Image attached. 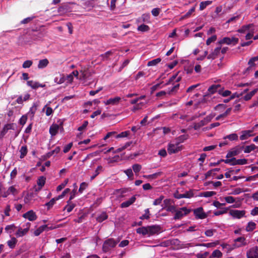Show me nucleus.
Masks as SVG:
<instances>
[{
	"label": "nucleus",
	"instance_id": "1",
	"mask_svg": "<svg viewBox=\"0 0 258 258\" xmlns=\"http://www.w3.org/2000/svg\"><path fill=\"white\" fill-rule=\"evenodd\" d=\"M120 239L117 238L114 239L112 238L105 240L102 245V250L104 252L109 251L112 248L115 247L116 244L119 242Z\"/></svg>",
	"mask_w": 258,
	"mask_h": 258
},
{
	"label": "nucleus",
	"instance_id": "2",
	"mask_svg": "<svg viewBox=\"0 0 258 258\" xmlns=\"http://www.w3.org/2000/svg\"><path fill=\"white\" fill-rule=\"evenodd\" d=\"M190 212V209H187L186 207H182L180 208L179 210H176L173 218L174 220L180 219L184 216L187 215Z\"/></svg>",
	"mask_w": 258,
	"mask_h": 258
},
{
	"label": "nucleus",
	"instance_id": "3",
	"mask_svg": "<svg viewBox=\"0 0 258 258\" xmlns=\"http://www.w3.org/2000/svg\"><path fill=\"white\" fill-rule=\"evenodd\" d=\"M193 212L197 219H204L207 217V214L204 212L201 207L194 209Z\"/></svg>",
	"mask_w": 258,
	"mask_h": 258
},
{
	"label": "nucleus",
	"instance_id": "4",
	"mask_svg": "<svg viewBox=\"0 0 258 258\" xmlns=\"http://www.w3.org/2000/svg\"><path fill=\"white\" fill-rule=\"evenodd\" d=\"M229 213L234 218L240 219L246 217L245 210H230Z\"/></svg>",
	"mask_w": 258,
	"mask_h": 258
},
{
	"label": "nucleus",
	"instance_id": "5",
	"mask_svg": "<svg viewBox=\"0 0 258 258\" xmlns=\"http://www.w3.org/2000/svg\"><path fill=\"white\" fill-rule=\"evenodd\" d=\"M246 239L244 237H239L234 240V243L232 245V249L236 247H240L247 245Z\"/></svg>",
	"mask_w": 258,
	"mask_h": 258
},
{
	"label": "nucleus",
	"instance_id": "6",
	"mask_svg": "<svg viewBox=\"0 0 258 258\" xmlns=\"http://www.w3.org/2000/svg\"><path fill=\"white\" fill-rule=\"evenodd\" d=\"M181 150V146H179V144L175 142V144L170 143L168 145L167 151L169 154L176 153Z\"/></svg>",
	"mask_w": 258,
	"mask_h": 258
},
{
	"label": "nucleus",
	"instance_id": "7",
	"mask_svg": "<svg viewBox=\"0 0 258 258\" xmlns=\"http://www.w3.org/2000/svg\"><path fill=\"white\" fill-rule=\"evenodd\" d=\"M149 236L158 234L161 231V227L160 225H154L152 226H148Z\"/></svg>",
	"mask_w": 258,
	"mask_h": 258
},
{
	"label": "nucleus",
	"instance_id": "8",
	"mask_svg": "<svg viewBox=\"0 0 258 258\" xmlns=\"http://www.w3.org/2000/svg\"><path fill=\"white\" fill-rule=\"evenodd\" d=\"M247 258H258V246H254L249 248L246 252Z\"/></svg>",
	"mask_w": 258,
	"mask_h": 258
},
{
	"label": "nucleus",
	"instance_id": "9",
	"mask_svg": "<svg viewBox=\"0 0 258 258\" xmlns=\"http://www.w3.org/2000/svg\"><path fill=\"white\" fill-rule=\"evenodd\" d=\"M194 196V194L192 189H190L188 191H185V192L184 194H179L178 192H177L174 194V197L177 199H180L182 198L189 199V198L193 197Z\"/></svg>",
	"mask_w": 258,
	"mask_h": 258
},
{
	"label": "nucleus",
	"instance_id": "10",
	"mask_svg": "<svg viewBox=\"0 0 258 258\" xmlns=\"http://www.w3.org/2000/svg\"><path fill=\"white\" fill-rule=\"evenodd\" d=\"M23 217L28 219L30 221H33L37 219V216L33 210H30L23 215Z\"/></svg>",
	"mask_w": 258,
	"mask_h": 258
},
{
	"label": "nucleus",
	"instance_id": "11",
	"mask_svg": "<svg viewBox=\"0 0 258 258\" xmlns=\"http://www.w3.org/2000/svg\"><path fill=\"white\" fill-rule=\"evenodd\" d=\"M46 181V178L43 176H41L38 177L37 180V184L38 186V187L35 186V191L37 192L39 190H40L43 186L44 185Z\"/></svg>",
	"mask_w": 258,
	"mask_h": 258
},
{
	"label": "nucleus",
	"instance_id": "12",
	"mask_svg": "<svg viewBox=\"0 0 258 258\" xmlns=\"http://www.w3.org/2000/svg\"><path fill=\"white\" fill-rule=\"evenodd\" d=\"M121 100V98L120 97H115L114 98H111L104 102V103L107 105H115L119 103L120 101Z\"/></svg>",
	"mask_w": 258,
	"mask_h": 258
},
{
	"label": "nucleus",
	"instance_id": "13",
	"mask_svg": "<svg viewBox=\"0 0 258 258\" xmlns=\"http://www.w3.org/2000/svg\"><path fill=\"white\" fill-rule=\"evenodd\" d=\"M221 87L222 86L219 84L213 85L209 88L208 91L211 94H214L216 92H217L219 94H220Z\"/></svg>",
	"mask_w": 258,
	"mask_h": 258
},
{
	"label": "nucleus",
	"instance_id": "14",
	"mask_svg": "<svg viewBox=\"0 0 258 258\" xmlns=\"http://www.w3.org/2000/svg\"><path fill=\"white\" fill-rule=\"evenodd\" d=\"M221 49V48L220 46V47H217L216 48H215L214 51L213 52H212L211 53H210L207 56V58L209 59H215L218 56L219 54L220 53V51Z\"/></svg>",
	"mask_w": 258,
	"mask_h": 258
},
{
	"label": "nucleus",
	"instance_id": "15",
	"mask_svg": "<svg viewBox=\"0 0 258 258\" xmlns=\"http://www.w3.org/2000/svg\"><path fill=\"white\" fill-rule=\"evenodd\" d=\"M27 85L31 87L32 89H36L39 87L43 88L45 87V85H42L41 84L39 83L38 82L33 81L32 80L28 81L27 82Z\"/></svg>",
	"mask_w": 258,
	"mask_h": 258
},
{
	"label": "nucleus",
	"instance_id": "16",
	"mask_svg": "<svg viewBox=\"0 0 258 258\" xmlns=\"http://www.w3.org/2000/svg\"><path fill=\"white\" fill-rule=\"evenodd\" d=\"M136 198L135 196H133L131 198H130L128 200L122 203L120 205V207L122 208L128 207L132 205L135 201Z\"/></svg>",
	"mask_w": 258,
	"mask_h": 258
},
{
	"label": "nucleus",
	"instance_id": "17",
	"mask_svg": "<svg viewBox=\"0 0 258 258\" xmlns=\"http://www.w3.org/2000/svg\"><path fill=\"white\" fill-rule=\"evenodd\" d=\"M59 125L57 124H53L49 128V133L51 136H55L58 133Z\"/></svg>",
	"mask_w": 258,
	"mask_h": 258
},
{
	"label": "nucleus",
	"instance_id": "18",
	"mask_svg": "<svg viewBox=\"0 0 258 258\" xmlns=\"http://www.w3.org/2000/svg\"><path fill=\"white\" fill-rule=\"evenodd\" d=\"M137 233L140 234H142L143 236L147 235L149 237L148 226L142 227L137 229Z\"/></svg>",
	"mask_w": 258,
	"mask_h": 258
},
{
	"label": "nucleus",
	"instance_id": "19",
	"mask_svg": "<svg viewBox=\"0 0 258 258\" xmlns=\"http://www.w3.org/2000/svg\"><path fill=\"white\" fill-rule=\"evenodd\" d=\"M130 188H120L117 190V193L120 194V197H124L127 195H128V192L131 191Z\"/></svg>",
	"mask_w": 258,
	"mask_h": 258
},
{
	"label": "nucleus",
	"instance_id": "20",
	"mask_svg": "<svg viewBox=\"0 0 258 258\" xmlns=\"http://www.w3.org/2000/svg\"><path fill=\"white\" fill-rule=\"evenodd\" d=\"M247 160L246 159H236L235 158V160H234L233 162L231 163V165H244L247 163Z\"/></svg>",
	"mask_w": 258,
	"mask_h": 258
},
{
	"label": "nucleus",
	"instance_id": "21",
	"mask_svg": "<svg viewBox=\"0 0 258 258\" xmlns=\"http://www.w3.org/2000/svg\"><path fill=\"white\" fill-rule=\"evenodd\" d=\"M17 242V239L15 237H13L11 238V240L7 241V244L10 248L13 249L15 247Z\"/></svg>",
	"mask_w": 258,
	"mask_h": 258
},
{
	"label": "nucleus",
	"instance_id": "22",
	"mask_svg": "<svg viewBox=\"0 0 258 258\" xmlns=\"http://www.w3.org/2000/svg\"><path fill=\"white\" fill-rule=\"evenodd\" d=\"M257 91H258V89L256 88V89H254L252 91L250 92L249 93H247L244 96V97H243L244 100L245 101L249 100L250 99H251L252 97L255 95V94L257 92Z\"/></svg>",
	"mask_w": 258,
	"mask_h": 258
},
{
	"label": "nucleus",
	"instance_id": "23",
	"mask_svg": "<svg viewBox=\"0 0 258 258\" xmlns=\"http://www.w3.org/2000/svg\"><path fill=\"white\" fill-rule=\"evenodd\" d=\"M69 10V6L67 4H64L59 7L58 9V12L59 14L62 15L67 13Z\"/></svg>",
	"mask_w": 258,
	"mask_h": 258
},
{
	"label": "nucleus",
	"instance_id": "24",
	"mask_svg": "<svg viewBox=\"0 0 258 258\" xmlns=\"http://www.w3.org/2000/svg\"><path fill=\"white\" fill-rule=\"evenodd\" d=\"M49 63V61L47 59L45 58L43 59H41L39 61V63L38 64V68L39 69H43L47 67V66Z\"/></svg>",
	"mask_w": 258,
	"mask_h": 258
},
{
	"label": "nucleus",
	"instance_id": "25",
	"mask_svg": "<svg viewBox=\"0 0 258 258\" xmlns=\"http://www.w3.org/2000/svg\"><path fill=\"white\" fill-rule=\"evenodd\" d=\"M75 204L72 203L71 201H68L67 205L64 207L63 210H67L68 213L71 212L75 208Z\"/></svg>",
	"mask_w": 258,
	"mask_h": 258
},
{
	"label": "nucleus",
	"instance_id": "26",
	"mask_svg": "<svg viewBox=\"0 0 258 258\" xmlns=\"http://www.w3.org/2000/svg\"><path fill=\"white\" fill-rule=\"evenodd\" d=\"M30 95L29 94H26L25 95L24 98H22V96H19L16 99V102L18 104H22L24 101H27L29 99Z\"/></svg>",
	"mask_w": 258,
	"mask_h": 258
},
{
	"label": "nucleus",
	"instance_id": "27",
	"mask_svg": "<svg viewBox=\"0 0 258 258\" xmlns=\"http://www.w3.org/2000/svg\"><path fill=\"white\" fill-rule=\"evenodd\" d=\"M240 153V151L238 149H235L232 151H229L227 153L226 157L227 158H231L233 156L237 155Z\"/></svg>",
	"mask_w": 258,
	"mask_h": 258
},
{
	"label": "nucleus",
	"instance_id": "28",
	"mask_svg": "<svg viewBox=\"0 0 258 258\" xmlns=\"http://www.w3.org/2000/svg\"><path fill=\"white\" fill-rule=\"evenodd\" d=\"M46 227H47V225H43L40 226L34 231V234L35 236H39L43 231L46 230Z\"/></svg>",
	"mask_w": 258,
	"mask_h": 258
},
{
	"label": "nucleus",
	"instance_id": "29",
	"mask_svg": "<svg viewBox=\"0 0 258 258\" xmlns=\"http://www.w3.org/2000/svg\"><path fill=\"white\" fill-rule=\"evenodd\" d=\"M252 131L248 130V131H243L242 134L240 136V139L241 140H244L248 138V137H250V133H252Z\"/></svg>",
	"mask_w": 258,
	"mask_h": 258
},
{
	"label": "nucleus",
	"instance_id": "30",
	"mask_svg": "<svg viewBox=\"0 0 258 258\" xmlns=\"http://www.w3.org/2000/svg\"><path fill=\"white\" fill-rule=\"evenodd\" d=\"M103 171V167L102 166H98L95 170L93 175L91 176L90 180H93L99 173Z\"/></svg>",
	"mask_w": 258,
	"mask_h": 258
},
{
	"label": "nucleus",
	"instance_id": "31",
	"mask_svg": "<svg viewBox=\"0 0 258 258\" xmlns=\"http://www.w3.org/2000/svg\"><path fill=\"white\" fill-rule=\"evenodd\" d=\"M20 152L21 153L20 158L21 159L24 158V157L26 156L27 152H28V149H27V146L25 145V146H22L20 149Z\"/></svg>",
	"mask_w": 258,
	"mask_h": 258
},
{
	"label": "nucleus",
	"instance_id": "32",
	"mask_svg": "<svg viewBox=\"0 0 258 258\" xmlns=\"http://www.w3.org/2000/svg\"><path fill=\"white\" fill-rule=\"evenodd\" d=\"M57 200H58V199H57V198L56 197L54 198H52L49 202L46 203L45 204V206L47 207V210L50 209L54 205L55 202Z\"/></svg>",
	"mask_w": 258,
	"mask_h": 258
},
{
	"label": "nucleus",
	"instance_id": "33",
	"mask_svg": "<svg viewBox=\"0 0 258 258\" xmlns=\"http://www.w3.org/2000/svg\"><path fill=\"white\" fill-rule=\"evenodd\" d=\"M231 110H232L231 108H227L225 112H224L223 113L219 115L218 116H217L216 117V120H219L221 118H224V117H226L228 115H229L230 114Z\"/></svg>",
	"mask_w": 258,
	"mask_h": 258
},
{
	"label": "nucleus",
	"instance_id": "34",
	"mask_svg": "<svg viewBox=\"0 0 258 258\" xmlns=\"http://www.w3.org/2000/svg\"><path fill=\"white\" fill-rule=\"evenodd\" d=\"M163 174L162 172H158L150 175H145L143 177L146 178L156 179Z\"/></svg>",
	"mask_w": 258,
	"mask_h": 258
},
{
	"label": "nucleus",
	"instance_id": "35",
	"mask_svg": "<svg viewBox=\"0 0 258 258\" xmlns=\"http://www.w3.org/2000/svg\"><path fill=\"white\" fill-rule=\"evenodd\" d=\"M256 227V224L253 222H249L246 227V230L247 232L253 231Z\"/></svg>",
	"mask_w": 258,
	"mask_h": 258
},
{
	"label": "nucleus",
	"instance_id": "36",
	"mask_svg": "<svg viewBox=\"0 0 258 258\" xmlns=\"http://www.w3.org/2000/svg\"><path fill=\"white\" fill-rule=\"evenodd\" d=\"M108 218V215L105 212H103L101 214H100L96 218V220L98 222H102L105 220L107 219Z\"/></svg>",
	"mask_w": 258,
	"mask_h": 258
},
{
	"label": "nucleus",
	"instance_id": "37",
	"mask_svg": "<svg viewBox=\"0 0 258 258\" xmlns=\"http://www.w3.org/2000/svg\"><path fill=\"white\" fill-rule=\"evenodd\" d=\"M253 26L252 24H250L246 25H243L241 28L239 29L237 31L240 33H244L246 31L248 30L249 28Z\"/></svg>",
	"mask_w": 258,
	"mask_h": 258
},
{
	"label": "nucleus",
	"instance_id": "38",
	"mask_svg": "<svg viewBox=\"0 0 258 258\" xmlns=\"http://www.w3.org/2000/svg\"><path fill=\"white\" fill-rule=\"evenodd\" d=\"M221 210L215 211L214 212V215L215 216H219L220 215H222L224 214H226L229 211L228 208H222L220 209Z\"/></svg>",
	"mask_w": 258,
	"mask_h": 258
},
{
	"label": "nucleus",
	"instance_id": "39",
	"mask_svg": "<svg viewBox=\"0 0 258 258\" xmlns=\"http://www.w3.org/2000/svg\"><path fill=\"white\" fill-rule=\"evenodd\" d=\"M206 123L205 122V121H204V120H202L201 121H200L199 122H195L194 123V126H193V128L195 130H198L199 129H200L202 126H204L205 125H206Z\"/></svg>",
	"mask_w": 258,
	"mask_h": 258
},
{
	"label": "nucleus",
	"instance_id": "40",
	"mask_svg": "<svg viewBox=\"0 0 258 258\" xmlns=\"http://www.w3.org/2000/svg\"><path fill=\"white\" fill-rule=\"evenodd\" d=\"M212 3V1H211L202 2L200 4V10L201 11L204 10L208 6L211 5Z\"/></svg>",
	"mask_w": 258,
	"mask_h": 258
},
{
	"label": "nucleus",
	"instance_id": "41",
	"mask_svg": "<svg viewBox=\"0 0 258 258\" xmlns=\"http://www.w3.org/2000/svg\"><path fill=\"white\" fill-rule=\"evenodd\" d=\"M38 106V105L37 103H33V106L30 108L29 113L31 115L32 117H34V114L37 109Z\"/></svg>",
	"mask_w": 258,
	"mask_h": 258
},
{
	"label": "nucleus",
	"instance_id": "42",
	"mask_svg": "<svg viewBox=\"0 0 258 258\" xmlns=\"http://www.w3.org/2000/svg\"><path fill=\"white\" fill-rule=\"evenodd\" d=\"M60 148L59 147H56L53 150L47 153L45 156L46 158L50 157L54 154H57L59 152Z\"/></svg>",
	"mask_w": 258,
	"mask_h": 258
},
{
	"label": "nucleus",
	"instance_id": "43",
	"mask_svg": "<svg viewBox=\"0 0 258 258\" xmlns=\"http://www.w3.org/2000/svg\"><path fill=\"white\" fill-rule=\"evenodd\" d=\"M65 81V79L61 75L59 74L58 76H56L54 78V82L57 84H60L63 83Z\"/></svg>",
	"mask_w": 258,
	"mask_h": 258
},
{
	"label": "nucleus",
	"instance_id": "44",
	"mask_svg": "<svg viewBox=\"0 0 258 258\" xmlns=\"http://www.w3.org/2000/svg\"><path fill=\"white\" fill-rule=\"evenodd\" d=\"M257 147L254 144H251L249 146H246L244 148V152L245 153H250L251 151L254 150Z\"/></svg>",
	"mask_w": 258,
	"mask_h": 258
},
{
	"label": "nucleus",
	"instance_id": "45",
	"mask_svg": "<svg viewBox=\"0 0 258 258\" xmlns=\"http://www.w3.org/2000/svg\"><path fill=\"white\" fill-rule=\"evenodd\" d=\"M222 256V253L218 249L214 250L210 256V258L212 257H218L220 258Z\"/></svg>",
	"mask_w": 258,
	"mask_h": 258
},
{
	"label": "nucleus",
	"instance_id": "46",
	"mask_svg": "<svg viewBox=\"0 0 258 258\" xmlns=\"http://www.w3.org/2000/svg\"><path fill=\"white\" fill-rule=\"evenodd\" d=\"M216 194V192L215 191H205L202 193H201V196L205 198H208L212 197Z\"/></svg>",
	"mask_w": 258,
	"mask_h": 258
},
{
	"label": "nucleus",
	"instance_id": "47",
	"mask_svg": "<svg viewBox=\"0 0 258 258\" xmlns=\"http://www.w3.org/2000/svg\"><path fill=\"white\" fill-rule=\"evenodd\" d=\"M161 61V59L160 58H157L156 59H153L151 61L148 62L147 66H154L157 64L159 63Z\"/></svg>",
	"mask_w": 258,
	"mask_h": 258
},
{
	"label": "nucleus",
	"instance_id": "48",
	"mask_svg": "<svg viewBox=\"0 0 258 258\" xmlns=\"http://www.w3.org/2000/svg\"><path fill=\"white\" fill-rule=\"evenodd\" d=\"M219 44H226L228 45L231 44V41L230 40V38L229 37H224L223 39L220 40L218 42Z\"/></svg>",
	"mask_w": 258,
	"mask_h": 258
},
{
	"label": "nucleus",
	"instance_id": "49",
	"mask_svg": "<svg viewBox=\"0 0 258 258\" xmlns=\"http://www.w3.org/2000/svg\"><path fill=\"white\" fill-rule=\"evenodd\" d=\"M231 94V92L229 90H224V88L223 87H221V89L220 90V95H222L223 97H227L230 96Z\"/></svg>",
	"mask_w": 258,
	"mask_h": 258
},
{
	"label": "nucleus",
	"instance_id": "50",
	"mask_svg": "<svg viewBox=\"0 0 258 258\" xmlns=\"http://www.w3.org/2000/svg\"><path fill=\"white\" fill-rule=\"evenodd\" d=\"M238 136L236 134H231L229 135L226 136L224 137V139H228L230 141H236L238 140Z\"/></svg>",
	"mask_w": 258,
	"mask_h": 258
},
{
	"label": "nucleus",
	"instance_id": "51",
	"mask_svg": "<svg viewBox=\"0 0 258 258\" xmlns=\"http://www.w3.org/2000/svg\"><path fill=\"white\" fill-rule=\"evenodd\" d=\"M150 218V214L149 209H146L145 210V214H143L140 217V219L141 220L144 219H149Z\"/></svg>",
	"mask_w": 258,
	"mask_h": 258
},
{
	"label": "nucleus",
	"instance_id": "52",
	"mask_svg": "<svg viewBox=\"0 0 258 258\" xmlns=\"http://www.w3.org/2000/svg\"><path fill=\"white\" fill-rule=\"evenodd\" d=\"M133 170L136 174L138 173L142 169V166L139 164H135L132 166Z\"/></svg>",
	"mask_w": 258,
	"mask_h": 258
},
{
	"label": "nucleus",
	"instance_id": "53",
	"mask_svg": "<svg viewBox=\"0 0 258 258\" xmlns=\"http://www.w3.org/2000/svg\"><path fill=\"white\" fill-rule=\"evenodd\" d=\"M149 27L148 25L145 24H142L140 25L138 28V30L142 32H147L149 31Z\"/></svg>",
	"mask_w": 258,
	"mask_h": 258
},
{
	"label": "nucleus",
	"instance_id": "54",
	"mask_svg": "<svg viewBox=\"0 0 258 258\" xmlns=\"http://www.w3.org/2000/svg\"><path fill=\"white\" fill-rule=\"evenodd\" d=\"M258 60V55L255 57H251L248 62V64L249 67H252L255 66L254 62Z\"/></svg>",
	"mask_w": 258,
	"mask_h": 258
},
{
	"label": "nucleus",
	"instance_id": "55",
	"mask_svg": "<svg viewBox=\"0 0 258 258\" xmlns=\"http://www.w3.org/2000/svg\"><path fill=\"white\" fill-rule=\"evenodd\" d=\"M187 135H183L178 137L176 140V142L179 144L180 143L183 142L185 140L187 139Z\"/></svg>",
	"mask_w": 258,
	"mask_h": 258
},
{
	"label": "nucleus",
	"instance_id": "56",
	"mask_svg": "<svg viewBox=\"0 0 258 258\" xmlns=\"http://www.w3.org/2000/svg\"><path fill=\"white\" fill-rule=\"evenodd\" d=\"M130 134V132L129 131H126L125 132H122L121 133L116 135V138H124L127 137Z\"/></svg>",
	"mask_w": 258,
	"mask_h": 258
},
{
	"label": "nucleus",
	"instance_id": "57",
	"mask_svg": "<svg viewBox=\"0 0 258 258\" xmlns=\"http://www.w3.org/2000/svg\"><path fill=\"white\" fill-rule=\"evenodd\" d=\"M35 18V16H32V17H29L26 18H25L23 20H22L20 22L21 24H26L29 23H30L31 21H32L34 18Z\"/></svg>",
	"mask_w": 258,
	"mask_h": 258
},
{
	"label": "nucleus",
	"instance_id": "58",
	"mask_svg": "<svg viewBox=\"0 0 258 258\" xmlns=\"http://www.w3.org/2000/svg\"><path fill=\"white\" fill-rule=\"evenodd\" d=\"M216 245V243L215 242H210V243H201L197 244V246H204L207 247H214Z\"/></svg>",
	"mask_w": 258,
	"mask_h": 258
},
{
	"label": "nucleus",
	"instance_id": "59",
	"mask_svg": "<svg viewBox=\"0 0 258 258\" xmlns=\"http://www.w3.org/2000/svg\"><path fill=\"white\" fill-rule=\"evenodd\" d=\"M124 172L129 178L133 179L134 174L132 169H127Z\"/></svg>",
	"mask_w": 258,
	"mask_h": 258
},
{
	"label": "nucleus",
	"instance_id": "60",
	"mask_svg": "<svg viewBox=\"0 0 258 258\" xmlns=\"http://www.w3.org/2000/svg\"><path fill=\"white\" fill-rule=\"evenodd\" d=\"M33 62L32 60H27L25 61L23 64L22 67L23 68H29L32 65Z\"/></svg>",
	"mask_w": 258,
	"mask_h": 258
},
{
	"label": "nucleus",
	"instance_id": "61",
	"mask_svg": "<svg viewBox=\"0 0 258 258\" xmlns=\"http://www.w3.org/2000/svg\"><path fill=\"white\" fill-rule=\"evenodd\" d=\"M112 54V52L111 51H108L106 52L105 53L102 54L100 55V57H102V59L103 60L107 59L109 57L110 55H111Z\"/></svg>",
	"mask_w": 258,
	"mask_h": 258
},
{
	"label": "nucleus",
	"instance_id": "62",
	"mask_svg": "<svg viewBox=\"0 0 258 258\" xmlns=\"http://www.w3.org/2000/svg\"><path fill=\"white\" fill-rule=\"evenodd\" d=\"M68 181H69V179H66L64 182L63 183H61L60 185H59L57 187H56V190L57 191H60L61 189H62L66 185H67V184L68 183Z\"/></svg>",
	"mask_w": 258,
	"mask_h": 258
},
{
	"label": "nucleus",
	"instance_id": "63",
	"mask_svg": "<svg viewBox=\"0 0 258 258\" xmlns=\"http://www.w3.org/2000/svg\"><path fill=\"white\" fill-rule=\"evenodd\" d=\"M217 39V36L216 35L212 36L211 37L208 38L206 41V44L207 45H210L212 42H214Z\"/></svg>",
	"mask_w": 258,
	"mask_h": 258
},
{
	"label": "nucleus",
	"instance_id": "64",
	"mask_svg": "<svg viewBox=\"0 0 258 258\" xmlns=\"http://www.w3.org/2000/svg\"><path fill=\"white\" fill-rule=\"evenodd\" d=\"M16 227L14 225V224L7 225L5 227V230L7 232L11 233L12 232V230H13L14 229L16 228Z\"/></svg>",
	"mask_w": 258,
	"mask_h": 258
}]
</instances>
